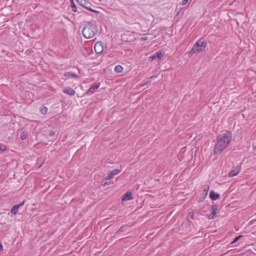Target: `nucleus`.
I'll return each instance as SVG.
<instances>
[{"label":"nucleus","mask_w":256,"mask_h":256,"mask_svg":"<svg viewBox=\"0 0 256 256\" xmlns=\"http://www.w3.org/2000/svg\"><path fill=\"white\" fill-rule=\"evenodd\" d=\"M98 32V27L93 22H86L82 30L84 38L89 39L93 38Z\"/></svg>","instance_id":"nucleus-2"},{"label":"nucleus","mask_w":256,"mask_h":256,"mask_svg":"<svg viewBox=\"0 0 256 256\" xmlns=\"http://www.w3.org/2000/svg\"><path fill=\"white\" fill-rule=\"evenodd\" d=\"M123 68L120 65H118L114 68V71L118 73L122 71Z\"/></svg>","instance_id":"nucleus-16"},{"label":"nucleus","mask_w":256,"mask_h":256,"mask_svg":"<svg viewBox=\"0 0 256 256\" xmlns=\"http://www.w3.org/2000/svg\"><path fill=\"white\" fill-rule=\"evenodd\" d=\"M94 48L97 54H100L104 50L102 44L100 42H96Z\"/></svg>","instance_id":"nucleus-9"},{"label":"nucleus","mask_w":256,"mask_h":256,"mask_svg":"<svg viewBox=\"0 0 256 256\" xmlns=\"http://www.w3.org/2000/svg\"><path fill=\"white\" fill-rule=\"evenodd\" d=\"M48 112V108L46 106H43L40 110V112L42 114H46Z\"/></svg>","instance_id":"nucleus-18"},{"label":"nucleus","mask_w":256,"mask_h":256,"mask_svg":"<svg viewBox=\"0 0 256 256\" xmlns=\"http://www.w3.org/2000/svg\"><path fill=\"white\" fill-rule=\"evenodd\" d=\"M156 76H150L145 82L144 84H150L152 82V79L156 78Z\"/></svg>","instance_id":"nucleus-17"},{"label":"nucleus","mask_w":256,"mask_h":256,"mask_svg":"<svg viewBox=\"0 0 256 256\" xmlns=\"http://www.w3.org/2000/svg\"><path fill=\"white\" fill-rule=\"evenodd\" d=\"M133 198L132 193L130 192H126L122 196V200L127 201Z\"/></svg>","instance_id":"nucleus-10"},{"label":"nucleus","mask_w":256,"mask_h":256,"mask_svg":"<svg viewBox=\"0 0 256 256\" xmlns=\"http://www.w3.org/2000/svg\"><path fill=\"white\" fill-rule=\"evenodd\" d=\"M240 166H237L234 170L230 171L229 172V176L233 177L238 175L240 172Z\"/></svg>","instance_id":"nucleus-7"},{"label":"nucleus","mask_w":256,"mask_h":256,"mask_svg":"<svg viewBox=\"0 0 256 256\" xmlns=\"http://www.w3.org/2000/svg\"><path fill=\"white\" fill-rule=\"evenodd\" d=\"M27 134L25 132H22V134H20V138L22 140H24L26 138Z\"/></svg>","instance_id":"nucleus-21"},{"label":"nucleus","mask_w":256,"mask_h":256,"mask_svg":"<svg viewBox=\"0 0 256 256\" xmlns=\"http://www.w3.org/2000/svg\"><path fill=\"white\" fill-rule=\"evenodd\" d=\"M101 184L102 186H108L110 184V181L106 179V178H103L101 182Z\"/></svg>","instance_id":"nucleus-14"},{"label":"nucleus","mask_w":256,"mask_h":256,"mask_svg":"<svg viewBox=\"0 0 256 256\" xmlns=\"http://www.w3.org/2000/svg\"><path fill=\"white\" fill-rule=\"evenodd\" d=\"M164 55V53L162 52H158L154 54L151 56L149 58V60L152 61L156 60V58H158V60H161L162 56Z\"/></svg>","instance_id":"nucleus-6"},{"label":"nucleus","mask_w":256,"mask_h":256,"mask_svg":"<svg viewBox=\"0 0 256 256\" xmlns=\"http://www.w3.org/2000/svg\"><path fill=\"white\" fill-rule=\"evenodd\" d=\"M210 197L212 200H216L220 198V195L214 191H211L210 194Z\"/></svg>","instance_id":"nucleus-11"},{"label":"nucleus","mask_w":256,"mask_h":256,"mask_svg":"<svg viewBox=\"0 0 256 256\" xmlns=\"http://www.w3.org/2000/svg\"><path fill=\"white\" fill-rule=\"evenodd\" d=\"M71 6H72V10L74 12H77L76 7L73 0H71Z\"/></svg>","instance_id":"nucleus-19"},{"label":"nucleus","mask_w":256,"mask_h":256,"mask_svg":"<svg viewBox=\"0 0 256 256\" xmlns=\"http://www.w3.org/2000/svg\"><path fill=\"white\" fill-rule=\"evenodd\" d=\"M232 138V133L228 131L218 136L217 142L214 148V154H220L229 146Z\"/></svg>","instance_id":"nucleus-1"},{"label":"nucleus","mask_w":256,"mask_h":256,"mask_svg":"<svg viewBox=\"0 0 256 256\" xmlns=\"http://www.w3.org/2000/svg\"><path fill=\"white\" fill-rule=\"evenodd\" d=\"M6 146L4 144H0V150L4 151L6 150Z\"/></svg>","instance_id":"nucleus-23"},{"label":"nucleus","mask_w":256,"mask_h":256,"mask_svg":"<svg viewBox=\"0 0 256 256\" xmlns=\"http://www.w3.org/2000/svg\"><path fill=\"white\" fill-rule=\"evenodd\" d=\"M194 212H190V213H189V215H190L192 218V216H194Z\"/></svg>","instance_id":"nucleus-29"},{"label":"nucleus","mask_w":256,"mask_h":256,"mask_svg":"<svg viewBox=\"0 0 256 256\" xmlns=\"http://www.w3.org/2000/svg\"><path fill=\"white\" fill-rule=\"evenodd\" d=\"M113 176H114L112 175V174L110 172V174H108V176L106 178L108 180H110L112 179L113 178Z\"/></svg>","instance_id":"nucleus-25"},{"label":"nucleus","mask_w":256,"mask_h":256,"mask_svg":"<svg viewBox=\"0 0 256 256\" xmlns=\"http://www.w3.org/2000/svg\"><path fill=\"white\" fill-rule=\"evenodd\" d=\"M254 148L256 149V146H254Z\"/></svg>","instance_id":"nucleus-31"},{"label":"nucleus","mask_w":256,"mask_h":256,"mask_svg":"<svg viewBox=\"0 0 256 256\" xmlns=\"http://www.w3.org/2000/svg\"><path fill=\"white\" fill-rule=\"evenodd\" d=\"M212 212L211 214H208L206 216V218H208V219H213L214 218V217L216 216V210H218V206L216 205H214L212 206Z\"/></svg>","instance_id":"nucleus-8"},{"label":"nucleus","mask_w":256,"mask_h":256,"mask_svg":"<svg viewBox=\"0 0 256 256\" xmlns=\"http://www.w3.org/2000/svg\"><path fill=\"white\" fill-rule=\"evenodd\" d=\"M120 172V170H118V169H116V170H114L110 172V173L112 174V175H113L114 176L115 175L118 174Z\"/></svg>","instance_id":"nucleus-20"},{"label":"nucleus","mask_w":256,"mask_h":256,"mask_svg":"<svg viewBox=\"0 0 256 256\" xmlns=\"http://www.w3.org/2000/svg\"><path fill=\"white\" fill-rule=\"evenodd\" d=\"M241 237H242V236H238L236 237L234 240H233L231 244H234L236 242H237Z\"/></svg>","instance_id":"nucleus-24"},{"label":"nucleus","mask_w":256,"mask_h":256,"mask_svg":"<svg viewBox=\"0 0 256 256\" xmlns=\"http://www.w3.org/2000/svg\"><path fill=\"white\" fill-rule=\"evenodd\" d=\"M77 1L80 4L83 6L84 8H85L86 10H90L91 12H92L95 13H98V10H92L90 8V7L87 6L88 2H86V0H77Z\"/></svg>","instance_id":"nucleus-5"},{"label":"nucleus","mask_w":256,"mask_h":256,"mask_svg":"<svg viewBox=\"0 0 256 256\" xmlns=\"http://www.w3.org/2000/svg\"><path fill=\"white\" fill-rule=\"evenodd\" d=\"M142 40H148V38L147 37H143L142 38Z\"/></svg>","instance_id":"nucleus-28"},{"label":"nucleus","mask_w":256,"mask_h":256,"mask_svg":"<svg viewBox=\"0 0 256 256\" xmlns=\"http://www.w3.org/2000/svg\"><path fill=\"white\" fill-rule=\"evenodd\" d=\"M70 77L78 78V76L74 72H68L66 73H65V78H70Z\"/></svg>","instance_id":"nucleus-13"},{"label":"nucleus","mask_w":256,"mask_h":256,"mask_svg":"<svg viewBox=\"0 0 256 256\" xmlns=\"http://www.w3.org/2000/svg\"><path fill=\"white\" fill-rule=\"evenodd\" d=\"M24 204V200H23L22 202H20L18 204H16V206H18V208L20 207V206H22Z\"/></svg>","instance_id":"nucleus-26"},{"label":"nucleus","mask_w":256,"mask_h":256,"mask_svg":"<svg viewBox=\"0 0 256 256\" xmlns=\"http://www.w3.org/2000/svg\"><path fill=\"white\" fill-rule=\"evenodd\" d=\"M100 84H93L86 92V94L89 96L94 93L100 86Z\"/></svg>","instance_id":"nucleus-4"},{"label":"nucleus","mask_w":256,"mask_h":256,"mask_svg":"<svg viewBox=\"0 0 256 256\" xmlns=\"http://www.w3.org/2000/svg\"><path fill=\"white\" fill-rule=\"evenodd\" d=\"M2 250V244H0V250L1 251V250Z\"/></svg>","instance_id":"nucleus-30"},{"label":"nucleus","mask_w":256,"mask_h":256,"mask_svg":"<svg viewBox=\"0 0 256 256\" xmlns=\"http://www.w3.org/2000/svg\"><path fill=\"white\" fill-rule=\"evenodd\" d=\"M188 0H183L182 2V5L184 6L186 4V3L188 2Z\"/></svg>","instance_id":"nucleus-27"},{"label":"nucleus","mask_w":256,"mask_h":256,"mask_svg":"<svg viewBox=\"0 0 256 256\" xmlns=\"http://www.w3.org/2000/svg\"><path fill=\"white\" fill-rule=\"evenodd\" d=\"M204 190L205 192V196H206L208 194V191L209 190V186H204Z\"/></svg>","instance_id":"nucleus-22"},{"label":"nucleus","mask_w":256,"mask_h":256,"mask_svg":"<svg viewBox=\"0 0 256 256\" xmlns=\"http://www.w3.org/2000/svg\"><path fill=\"white\" fill-rule=\"evenodd\" d=\"M65 93L70 96H74L75 94L76 91L72 88H67L65 89Z\"/></svg>","instance_id":"nucleus-12"},{"label":"nucleus","mask_w":256,"mask_h":256,"mask_svg":"<svg viewBox=\"0 0 256 256\" xmlns=\"http://www.w3.org/2000/svg\"><path fill=\"white\" fill-rule=\"evenodd\" d=\"M18 206H16V205H14L12 208L11 209L10 212L12 214L14 215H16L18 212Z\"/></svg>","instance_id":"nucleus-15"},{"label":"nucleus","mask_w":256,"mask_h":256,"mask_svg":"<svg viewBox=\"0 0 256 256\" xmlns=\"http://www.w3.org/2000/svg\"><path fill=\"white\" fill-rule=\"evenodd\" d=\"M206 46V43L205 42L198 41L190 50L189 54L192 56L194 54L200 52L204 51Z\"/></svg>","instance_id":"nucleus-3"}]
</instances>
